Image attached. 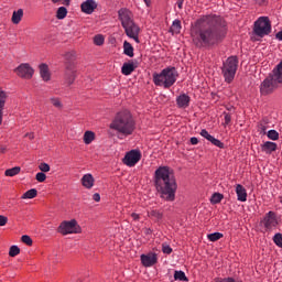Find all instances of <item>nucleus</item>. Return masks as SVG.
<instances>
[{"label": "nucleus", "mask_w": 282, "mask_h": 282, "mask_svg": "<svg viewBox=\"0 0 282 282\" xmlns=\"http://www.w3.org/2000/svg\"><path fill=\"white\" fill-rule=\"evenodd\" d=\"M21 253V249H19L17 246H12L9 250V257H17Z\"/></svg>", "instance_id": "obj_35"}, {"label": "nucleus", "mask_w": 282, "mask_h": 282, "mask_svg": "<svg viewBox=\"0 0 282 282\" xmlns=\"http://www.w3.org/2000/svg\"><path fill=\"white\" fill-rule=\"evenodd\" d=\"M65 17H67V8L59 7L56 11V19H58L61 21V20L65 19Z\"/></svg>", "instance_id": "obj_29"}, {"label": "nucleus", "mask_w": 282, "mask_h": 282, "mask_svg": "<svg viewBox=\"0 0 282 282\" xmlns=\"http://www.w3.org/2000/svg\"><path fill=\"white\" fill-rule=\"evenodd\" d=\"M40 171H42V173H50V164L47 163H41L39 165Z\"/></svg>", "instance_id": "obj_45"}, {"label": "nucleus", "mask_w": 282, "mask_h": 282, "mask_svg": "<svg viewBox=\"0 0 282 282\" xmlns=\"http://www.w3.org/2000/svg\"><path fill=\"white\" fill-rule=\"evenodd\" d=\"M6 100H8V93L0 88V124H3V109H6Z\"/></svg>", "instance_id": "obj_18"}, {"label": "nucleus", "mask_w": 282, "mask_h": 282, "mask_svg": "<svg viewBox=\"0 0 282 282\" xmlns=\"http://www.w3.org/2000/svg\"><path fill=\"white\" fill-rule=\"evenodd\" d=\"M94 176L91 174H85L83 177H82V185L85 187V188H94Z\"/></svg>", "instance_id": "obj_20"}, {"label": "nucleus", "mask_w": 282, "mask_h": 282, "mask_svg": "<svg viewBox=\"0 0 282 282\" xmlns=\"http://www.w3.org/2000/svg\"><path fill=\"white\" fill-rule=\"evenodd\" d=\"M145 6L149 8L151 6V0H143Z\"/></svg>", "instance_id": "obj_55"}, {"label": "nucleus", "mask_w": 282, "mask_h": 282, "mask_svg": "<svg viewBox=\"0 0 282 282\" xmlns=\"http://www.w3.org/2000/svg\"><path fill=\"white\" fill-rule=\"evenodd\" d=\"M276 149H278L276 143H274L272 141H267L263 144H261V151L263 153H267V155L274 153V151H276Z\"/></svg>", "instance_id": "obj_19"}, {"label": "nucleus", "mask_w": 282, "mask_h": 282, "mask_svg": "<svg viewBox=\"0 0 282 282\" xmlns=\"http://www.w3.org/2000/svg\"><path fill=\"white\" fill-rule=\"evenodd\" d=\"M0 153H6V147L0 145Z\"/></svg>", "instance_id": "obj_56"}, {"label": "nucleus", "mask_w": 282, "mask_h": 282, "mask_svg": "<svg viewBox=\"0 0 282 282\" xmlns=\"http://www.w3.org/2000/svg\"><path fill=\"white\" fill-rule=\"evenodd\" d=\"M262 224L264 228H267V230H272V228H274L278 224L276 215L274 214V212H269L262 220Z\"/></svg>", "instance_id": "obj_14"}, {"label": "nucleus", "mask_w": 282, "mask_h": 282, "mask_svg": "<svg viewBox=\"0 0 282 282\" xmlns=\"http://www.w3.org/2000/svg\"><path fill=\"white\" fill-rule=\"evenodd\" d=\"M135 66L131 63H124L121 67V73L123 74V76H131V74H133Z\"/></svg>", "instance_id": "obj_22"}, {"label": "nucleus", "mask_w": 282, "mask_h": 282, "mask_svg": "<svg viewBox=\"0 0 282 282\" xmlns=\"http://www.w3.org/2000/svg\"><path fill=\"white\" fill-rule=\"evenodd\" d=\"M176 6L180 10H182L183 6H184V0H177Z\"/></svg>", "instance_id": "obj_50"}, {"label": "nucleus", "mask_w": 282, "mask_h": 282, "mask_svg": "<svg viewBox=\"0 0 282 282\" xmlns=\"http://www.w3.org/2000/svg\"><path fill=\"white\" fill-rule=\"evenodd\" d=\"M200 135H202V138H205V140H208V142H210L214 138L213 135H210V133H208V130H206V129H203L200 131Z\"/></svg>", "instance_id": "obj_39"}, {"label": "nucleus", "mask_w": 282, "mask_h": 282, "mask_svg": "<svg viewBox=\"0 0 282 282\" xmlns=\"http://www.w3.org/2000/svg\"><path fill=\"white\" fill-rule=\"evenodd\" d=\"M221 199H224V194L220 193H214L210 197L212 204H220Z\"/></svg>", "instance_id": "obj_30"}, {"label": "nucleus", "mask_w": 282, "mask_h": 282, "mask_svg": "<svg viewBox=\"0 0 282 282\" xmlns=\"http://www.w3.org/2000/svg\"><path fill=\"white\" fill-rule=\"evenodd\" d=\"M174 279L175 281H188V278H186V273H184V271H175Z\"/></svg>", "instance_id": "obj_31"}, {"label": "nucleus", "mask_w": 282, "mask_h": 282, "mask_svg": "<svg viewBox=\"0 0 282 282\" xmlns=\"http://www.w3.org/2000/svg\"><path fill=\"white\" fill-rule=\"evenodd\" d=\"M170 30H171L172 34H180V32L182 30V21L174 20Z\"/></svg>", "instance_id": "obj_25"}, {"label": "nucleus", "mask_w": 282, "mask_h": 282, "mask_svg": "<svg viewBox=\"0 0 282 282\" xmlns=\"http://www.w3.org/2000/svg\"><path fill=\"white\" fill-rule=\"evenodd\" d=\"M154 185L161 197L165 202H175L177 193V181L169 166H161L154 173Z\"/></svg>", "instance_id": "obj_2"}, {"label": "nucleus", "mask_w": 282, "mask_h": 282, "mask_svg": "<svg viewBox=\"0 0 282 282\" xmlns=\"http://www.w3.org/2000/svg\"><path fill=\"white\" fill-rule=\"evenodd\" d=\"M221 237H224V234H221V232H214V234H209L207 236V239H209V241H219V239H221Z\"/></svg>", "instance_id": "obj_32"}, {"label": "nucleus", "mask_w": 282, "mask_h": 282, "mask_svg": "<svg viewBox=\"0 0 282 282\" xmlns=\"http://www.w3.org/2000/svg\"><path fill=\"white\" fill-rule=\"evenodd\" d=\"M253 32L257 36H260V39H263V36H268V34L272 32V24L270 23V18L260 17L254 22Z\"/></svg>", "instance_id": "obj_8"}, {"label": "nucleus", "mask_w": 282, "mask_h": 282, "mask_svg": "<svg viewBox=\"0 0 282 282\" xmlns=\"http://www.w3.org/2000/svg\"><path fill=\"white\" fill-rule=\"evenodd\" d=\"M150 217H153L154 219H162L163 217V214L161 212H158V210H151L150 212Z\"/></svg>", "instance_id": "obj_41"}, {"label": "nucleus", "mask_w": 282, "mask_h": 282, "mask_svg": "<svg viewBox=\"0 0 282 282\" xmlns=\"http://www.w3.org/2000/svg\"><path fill=\"white\" fill-rule=\"evenodd\" d=\"M131 217L134 221H138V219H140V215L135 214V213H132L131 214Z\"/></svg>", "instance_id": "obj_52"}, {"label": "nucleus", "mask_w": 282, "mask_h": 282, "mask_svg": "<svg viewBox=\"0 0 282 282\" xmlns=\"http://www.w3.org/2000/svg\"><path fill=\"white\" fill-rule=\"evenodd\" d=\"M239 68V58L237 56H229L221 66V74L225 78V83H232L235 76H237V69Z\"/></svg>", "instance_id": "obj_7"}, {"label": "nucleus", "mask_w": 282, "mask_h": 282, "mask_svg": "<svg viewBox=\"0 0 282 282\" xmlns=\"http://www.w3.org/2000/svg\"><path fill=\"white\" fill-rule=\"evenodd\" d=\"M236 195L238 202H248V192L246 191V187H243V185H236Z\"/></svg>", "instance_id": "obj_17"}, {"label": "nucleus", "mask_w": 282, "mask_h": 282, "mask_svg": "<svg viewBox=\"0 0 282 282\" xmlns=\"http://www.w3.org/2000/svg\"><path fill=\"white\" fill-rule=\"evenodd\" d=\"M51 102L53 106L56 107V109H63V102H61L59 98H51Z\"/></svg>", "instance_id": "obj_36"}, {"label": "nucleus", "mask_w": 282, "mask_h": 282, "mask_svg": "<svg viewBox=\"0 0 282 282\" xmlns=\"http://www.w3.org/2000/svg\"><path fill=\"white\" fill-rule=\"evenodd\" d=\"M275 39H276L278 41H282V31H280V32H278V33L275 34Z\"/></svg>", "instance_id": "obj_53"}, {"label": "nucleus", "mask_w": 282, "mask_h": 282, "mask_svg": "<svg viewBox=\"0 0 282 282\" xmlns=\"http://www.w3.org/2000/svg\"><path fill=\"white\" fill-rule=\"evenodd\" d=\"M64 79L66 85H74V80H76V66L74 64H66Z\"/></svg>", "instance_id": "obj_12"}, {"label": "nucleus", "mask_w": 282, "mask_h": 282, "mask_svg": "<svg viewBox=\"0 0 282 282\" xmlns=\"http://www.w3.org/2000/svg\"><path fill=\"white\" fill-rule=\"evenodd\" d=\"M261 131L265 134V126H261Z\"/></svg>", "instance_id": "obj_57"}, {"label": "nucleus", "mask_w": 282, "mask_h": 282, "mask_svg": "<svg viewBox=\"0 0 282 282\" xmlns=\"http://www.w3.org/2000/svg\"><path fill=\"white\" fill-rule=\"evenodd\" d=\"M279 83H282V61L272 70V74L262 82L260 85V94H262V96L272 94Z\"/></svg>", "instance_id": "obj_6"}, {"label": "nucleus", "mask_w": 282, "mask_h": 282, "mask_svg": "<svg viewBox=\"0 0 282 282\" xmlns=\"http://www.w3.org/2000/svg\"><path fill=\"white\" fill-rule=\"evenodd\" d=\"M215 282H241V281H237L235 280V278H216Z\"/></svg>", "instance_id": "obj_42"}, {"label": "nucleus", "mask_w": 282, "mask_h": 282, "mask_svg": "<svg viewBox=\"0 0 282 282\" xmlns=\"http://www.w3.org/2000/svg\"><path fill=\"white\" fill-rule=\"evenodd\" d=\"M118 14L127 36H129V39H133L135 43H140V26H138L133 21V13L128 9H120Z\"/></svg>", "instance_id": "obj_4"}, {"label": "nucleus", "mask_w": 282, "mask_h": 282, "mask_svg": "<svg viewBox=\"0 0 282 282\" xmlns=\"http://www.w3.org/2000/svg\"><path fill=\"white\" fill-rule=\"evenodd\" d=\"M176 105L178 109H186L191 105V96L181 94L178 97H176Z\"/></svg>", "instance_id": "obj_16"}, {"label": "nucleus", "mask_w": 282, "mask_h": 282, "mask_svg": "<svg viewBox=\"0 0 282 282\" xmlns=\"http://www.w3.org/2000/svg\"><path fill=\"white\" fill-rule=\"evenodd\" d=\"M257 3H263L265 0H256Z\"/></svg>", "instance_id": "obj_59"}, {"label": "nucleus", "mask_w": 282, "mask_h": 282, "mask_svg": "<svg viewBox=\"0 0 282 282\" xmlns=\"http://www.w3.org/2000/svg\"><path fill=\"white\" fill-rule=\"evenodd\" d=\"M123 54L130 58H133V46L127 41L123 42Z\"/></svg>", "instance_id": "obj_24"}, {"label": "nucleus", "mask_w": 282, "mask_h": 282, "mask_svg": "<svg viewBox=\"0 0 282 282\" xmlns=\"http://www.w3.org/2000/svg\"><path fill=\"white\" fill-rule=\"evenodd\" d=\"M20 173H21V167L15 166V167L7 170L4 172V175H7V177H14V175H19Z\"/></svg>", "instance_id": "obj_28"}, {"label": "nucleus", "mask_w": 282, "mask_h": 282, "mask_svg": "<svg viewBox=\"0 0 282 282\" xmlns=\"http://www.w3.org/2000/svg\"><path fill=\"white\" fill-rule=\"evenodd\" d=\"M273 242L279 248H282V234H275L274 237H273Z\"/></svg>", "instance_id": "obj_34"}, {"label": "nucleus", "mask_w": 282, "mask_h": 282, "mask_svg": "<svg viewBox=\"0 0 282 282\" xmlns=\"http://www.w3.org/2000/svg\"><path fill=\"white\" fill-rule=\"evenodd\" d=\"M35 180L41 183L45 182V180H47V175H45L43 172H40L35 175Z\"/></svg>", "instance_id": "obj_43"}, {"label": "nucleus", "mask_w": 282, "mask_h": 282, "mask_svg": "<svg viewBox=\"0 0 282 282\" xmlns=\"http://www.w3.org/2000/svg\"><path fill=\"white\" fill-rule=\"evenodd\" d=\"M95 140H96V133H94V131H86L84 133V142L86 144H91V142Z\"/></svg>", "instance_id": "obj_26"}, {"label": "nucleus", "mask_w": 282, "mask_h": 282, "mask_svg": "<svg viewBox=\"0 0 282 282\" xmlns=\"http://www.w3.org/2000/svg\"><path fill=\"white\" fill-rule=\"evenodd\" d=\"M8 224V217L0 215V226H6Z\"/></svg>", "instance_id": "obj_48"}, {"label": "nucleus", "mask_w": 282, "mask_h": 282, "mask_svg": "<svg viewBox=\"0 0 282 282\" xmlns=\"http://www.w3.org/2000/svg\"><path fill=\"white\" fill-rule=\"evenodd\" d=\"M178 77L180 73H177V68L173 66H169L161 70V73H154L152 75L154 85H156V87H164V89H171L174 83H177Z\"/></svg>", "instance_id": "obj_5"}, {"label": "nucleus", "mask_w": 282, "mask_h": 282, "mask_svg": "<svg viewBox=\"0 0 282 282\" xmlns=\"http://www.w3.org/2000/svg\"><path fill=\"white\" fill-rule=\"evenodd\" d=\"M191 144H199V140L195 137L191 138Z\"/></svg>", "instance_id": "obj_51"}, {"label": "nucleus", "mask_w": 282, "mask_h": 282, "mask_svg": "<svg viewBox=\"0 0 282 282\" xmlns=\"http://www.w3.org/2000/svg\"><path fill=\"white\" fill-rule=\"evenodd\" d=\"M15 73L20 76V78L30 79L34 76V68L30 66V64H21L15 68Z\"/></svg>", "instance_id": "obj_11"}, {"label": "nucleus", "mask_w": 282, "mask_h": 282, "mask_svg": "<svg viewBox=\"0 0 282 282\" xmlns=\"http://www.w3.org/2000/svg\"><path fill=\"white\" fill-rule=\"evenodd\" d=\"M25 138H29V140H34V134H33V132L26 133V134H25Z\"/></svg>", "instance_id": "obj_54"}, {"label": "nucleus", "mask_w": 282, "mask_h": 282, "mask_svg": "<svg viewBox=\"0 0 282 282\" xmlns=\"http://www.w3.org/2000/svg\"><path fill=\"white\" fill-rule=\"evenodd\" d=\"M110 129L118 131L119 135H132L133 131H135V121H133V117L129 110H122L118 112L110 123Z\"/></svg>", "instance_id": "obj_3"}, {"label": "nucleus", "mask_w": 282, "mask_h": 282, "mask_svg": "<svg viewBox=\"0 0 282 282\" xmlns=\"http://www.w3.org/2000/svg\"><path fill=\"white\" fill-rule=\"evenodd\" d=\"M141 263L144 268H153L158 263V254L154 252L141 254Z\"/></svg>", "instance_id": "obj_13"}, {"label": "nucleus", "mask_w": 282, "mask_h": 282, "mask_svg": "<svg viewBox=\"0 0 282 282\" xmlns=\"http://www.w3.org/2000/svg\"><path fill=\"white\" fill-rule=\"evenodd\" d=\"M36 195H39V192L36 191V188H32V189L26 191L22 195V199H34V197H36Z\"/></svg>", "instance_id": "obj_27"}, {"label": "nucleus", "mask_w": 282, "mask_h": 282, "mask_svg": "<svg viewBox=\"0 0 282 282\" xmlns=\"http://www.w3.org/2000/svg\"><path fill=\"white\" fill-rule=\"evenodd\" d=\"M224 118H225V124L226 126L230 124V122L232 120V116H230V113H228V112H225Z\"/></svg>", "instance_id": "obj_47"}, {"label": "nucleus", "mask_w": 282, "mask_h": 282, "mask_svg": "<svg viewBox=\"0 0 282 282\" xmlns=\"http://www.w3.org/2000/svg\"><path fill=\"white\" fill-rule=\"evenodd\" d=\"M80 8L85 14H94V10L98 8V3H96V0H86L80 4Z\"/></svg>", "instance_id": "obj_15"}, {"label": "nucleus", "mask_w": 282, "mask_h": 282, "mask_svg": "<svg viewBox=\"0 0 282 282\" xmlns=\"http://www.w3.org/2000/svg\"><path fill=\"white\" fill-rule=\"evenodd\" d=\"M93 199H94V202H100V194L95 193V194L93 195Z\"/></svg>", "instance_id": "obj_49"}, {"label": "nucleus", "mask_w": 282, "mask_h": 282, "mask_svg": "<svg viewBox=\"0 0 282 282\" xmlns=\"http://www.w3.org/2000/svg\"><path fill=\"white\" fill-rule=\"evenodd\" d=\"M140 160H142V153L140 152V150H131L126 154L123 159V164L130 167L135 166L138 162H140Z\"/></svg>", "instance_id": "obj_10"}, {"label": "nucleus", "mask_w": 282, "mask_h": 282, "mask_svg": "<svg viewBox=\"0 0 282 282\" xmlns=\"http://www.w3.org/2000/svg\"><path fill=\"white\" fill-rule=\"evenodd\" d=\"M209 142H212L214 147H218V149H224V142H220L219 139H216L215 137L212 138Z\"/></svg>", "instance_id": "obj_40"}, {"label": "nucleus", "mask_w": 282, "mask_h": 282, "mask_svg": "<svg viewBox=\"0 0 282 282\" xmlns=\"http://www.w3.org/2000/svg\"><path fill=\"white\" fill-rule=\"evenodd\" d=\"M21 241L26 246H32V238L28 235L22 236Z\"/></svg>", "instance_id": "obj_46"}, {"label": "nucleus", "mask_w": 282, "mask_h": 282, "mask_svg": "<svg viewBox=\"0 0 282 282\" xmlns=\"http://www.w3.org/2000/svg\"><path fill=\"white\" fill-rule=\"evenodd\" d=\"M94 43H95V45H102L105 43V36L100 35V34L96 35L94 37Z\"/></svg>", "instance_id": "obj_38"}, {"label": "nucleus", "mask_w": 282, "mask_h": 282, "mask_svg": "<svg viewBox=\"0 0 282 282\" xmlns=\"http://www.w3.org/2000/svg\"><path fill=\"white\" fill-rule=\"evenodd\" d=\"M226 34H228V22L221 15L207 14L195 22L192 39L196 47H217L224 42Z\"/></svg>", "instance_id": "obj_1"}, {"label": "nucleus", "mask_w": 282, "mask_h": 282, "mask_svg": "<svg viewBox=\"0 0 282 282\" xmlns=\"http://www.w3.org/2000/svg\"><path fill=\"white\" fill-rule=\"evenodd\" d=\"M52 3H61V0H52Z\"/></svg>", "instance_id": "obj_58"}, {"label": "nucleus", "mask_w": 282, "mask_h": 282, "mask_svg": "<svg viewBox=\"0 0 282 282\" xmlns=\"http://www.w3.org/2000/svg\"><path fill=\"white\" fill-rule=\"evenodd\" d=\"M76 58V54L74 52H67L65 54V61H67V65H74V63H72L74 59Z\"/></svg>", "instance_id": "obj_33"}, {"label": "nucleus", "mask_w": 282, "mask_h": 282, "mask_svg": "<svg viewBox=\"0 0 282 282\" xmlns=\"http://www.w3.org/2000/svg\"><path fill=\"white\" fill-rule=\"evenodd\" d=\"M40 74L43 80H50V68L47 67V64L40 65Z\"/></svg>", "instance_id": "obj_23"}, {"label": "nucleus", "mask_w": 282, "mask_h": 282, "mask_svg": "<svg viewBox=\"0 0 282 282\" xmlns=\"http://www.w3.org/2000/svg\"><path fill=\"white\" fill-rule=\"evenodd\" d=\"M162 252L164 254H171V252H173V248H171V246L163 243L162 245Z\"/></svg>", "instance_id": "obj_44"}, {"label": "nucleus", "mask_w": 282, "mask_h": 282, "mask_svg": "<svg viewBox=\"0 0 282 282\" xmlns=\"http://www.w3.org/2000/svg\"><path fill=\"white\" fill-rule=\"evenodd\" d=\"M78 230H80V227L78 226V223L76 219L73 220H65L61 223L57 231L61 232V235H76L78 234Z\"/></svg>", "instance_id": "obj_9"}, {"label": "nucleus", "mask_w": 282, "mask_h": 282, "mask_svg": "<svg viewBox=\"0 0 282 282\" xmlns=\"http://www.w3.org/2000/svg\"><path fill=\"white\" fill-rule=\"evenodd\" d=\"M23 20V9H19L18 11H13L11 21L14 25H19Z\"/></svg>", "instance_id": "obj_21"}, {"label": "nucleus", "mask_w": 282, "mask_h": 282, "mask_svg": "<svg viewBox=\"0 0 282 282\" xmlns=\"http://www.w3.org/2000/svg\"><path fill=\"white\" fill-rule=\"evenodd\" d=\"M267 135L269 140H276L279 138V132L276 130H269Z\"/></svg>", "instance_id": "obj_37"}]
</instances>
